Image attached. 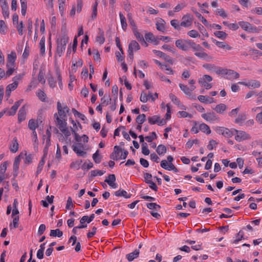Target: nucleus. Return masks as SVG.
Returning <instances> with one entry per match:
<instances>
[{
    "mask_svg": "<svg viewBox=\"0 0 262 262\" xmlns=\"http://www.w3.org/2000/svg\"><path fill=\"white\" fill-rule=\"evenodd\" d=\"M57 110V112L53 116L55 124L67 138L71 135V131L67 126V114L69 113L70 109L66 104L58 101Z\"/></svg>",
    "mask_w": 262,
    "mask_h": 262,
    "instance_id": "obj_1",
    "label": "nucleus"
},
{
    "mask_svg": "<svg viewBox=\"0 0 262 262\" xmlns=\"http://www.w3.org/2000/svg\"><path fill=\"white\" fill-rule=\"evenodd\" d=\"M68 41L69 37L66 33L62 34L61 37L57 39L56 52L59 56L64 52Z\"/></svg>",
    "mask_w": 262,
    "mask_h": 262,
    "instance_id": "obj_2",
    "label": "nucleus"
},
{
    "mask_svg": "<svg viewBox=\"0 0 262 262\" xmlns=\"http://www.w3.org/2000/svg\"><path fill=\"white\" fill-rule=\"evenodd\" d=\"M216 74L221 75L228 80L236 79L239 77V73L234 70L222 68L216 71Z\"/></svg>",
    "mask_w": 262,
    "mask_h": 262,
    "instance_id": "obj_3",
    "label": "nucleus"
},
{
    "mask_svg": "<svg viewBox=\"0 0 262 262\" xmlns=\"http://www.w3.org/2000/svg\"><path fill=\"white\" fill-rule=\"evenodd\" d=\"M16 58V54L14 51H12L8 55L6 64L7 75H11L14 73L15 70V62Z\"/></svg>",
    "mask_w": 262,
    "mask_h": 262,
    "instance_id": "obj_4",
    "label": "nucleus"
},
{
    "mask_svg": "<svg viewBox=\"0 0 262 262\" xmlns=\"http://www.w3.org/2000/svg\"><path fill=\"white\" fill-rule=\"evenodd\" d=\"M238 25L242 29L249 33H259L261 31L262 28L256 27L247 21H239Z\"/></svg>",
    "mask_w": 262,
    "mask_h": 262,
    "instance_id": "obj_5",
    "label": "nucleus"
},
{
    "mask_svg": "<svg viewBox=\"0 0 262 262\" xmlns=\"http://www.w3.org/2000/svg\"><path fill=\"white\" fill-rule=\"evenodd\" d=\"M167 161L162 160L160 165L162 168L167 170H173L174 172H178V169L173 164V158L171 156L167 157Z\"/></svg>",
    "mask_w": 262,
    "mask_h": 262,
    "instance_id": "obj_6",
    "label": "nucleus"
},
{
    "mask_svg": "<svg viewBox=\"0 0 262 262\" xmlns=\"http://www.w3.org/2000/svg\"><path fill=\"white\" fill-rule=\"evenodd\" d=\"M190 39H179L176 40V46L183 51L187 52L190 50V46L191 42Z\"/></svg>",
    "mask_w": 262,
    "mask_h": 262,
    "instance_id": "obj_7",
    "label": "nucleus"
},
{
    "mask_svg": "<svg viewBox=\"0 0 262 262\" xmlns=\"http://www.w3.org/2000/svg\"><path fill=\"white\" fill-rule=\"evenodd\" d=\"M140 49V45L136 41H131L128 45L127 60L132 61L134 59V51H137Z\"/></svg>",
    "mask_w": 262,
    "mask_h": 262,
    "instance_id": "obj_8",
    "label": "nucleus"
},
{
    "mask_svg": "<svg viewBox=\"0 0 262 262\" xmlns=\"http://www.w3.org/2000/svg\"><path fill=\"white\" fill-rule=\"evenodd\" d=\"M212 77L209 75H204L202 77L200 78L198 82L202 87L205 88L206 90L210 89L212 85L211 83L207 82H211L212 80Z\"/></svg>",
    "mask_w": 262,
    "mask_h": 262,
    "instance_id": "obj_9",
    "label": "nucleus"
},
{
    "mask_svg": "<svg viewBox=\"0 0 262 262\" xmlns=\"http://www.w3.org/2000/svg\"><path fill=\"white\" fill-rule=\"evenodd\" d=\"M234 135L235 134L234 138L237 142H241L251 139L250 135L245 131L238 130L236 129H234Z\"/></svg>",
    "mask_w": 262,
    "mask_h": 262,
    "instance_id": "obj_10",
    "label": "nucleus"
},
{
    "mask_svg": "<svg viewBox=\"0 0 262 262\" xmlns=\"http://www.w3.org/2000/svg\"><path fill=\"white\" fill-rule=\"evenodd\" d=\"M24 74H19L15 76H14L12 78L13 83L8 84L6 89L8 91H14L18 86V81L20 80L22 78L24 77Z\"/></svg>",
    "mask_w": 262,
    "mask_h": 262,
    "instance_id": "obj_11",
    "label": "nucleus"
},
{
    "mask_svg": "<svg viewBox=\"0 0 262 262\" xmlns=\"http://www.w3.org/2000/svg\"><path fill=\"white\" fill-rule=\"evenodd\" d=\"M201 117L207 122H214L220 121V118L214 112H209L203 113L201 115Z\"/></svg>",
    "mask_w": 262,
    "mask_h": 262,
    "instance_id": "obj_12",
    "label": "nucleus"
},
{
    "mask_svg": "<svg viewBox=\"0 0 262 262\" xmlns=\"http://www.w3.org/2000/svg\"><path fill=\"white\" fill-rule=\"evenodd\" d=\"M148 123L151 125L157 124L158 125L162 126L166 124V122L163 119H161L158 115H154L148 118Z\"/></svg>",
    "mask_w": 262,
    "mask_h": 262,
    "instance_id": "obj_13",
    "label": "nucleus"
},
{
    "mask_svg": "<svg viewBox=\"0 0 262 262\" xmlns=\"http://www.w3.org/2000/svg\"><path fill=\"white\" fill-rule=\"evenodd\" d=\"M182 20L180 23V26L187 28L191 26L192 24L193 17L190 14H186L184 15L182 18Z\"/></svg>",
    "mask_w": 262,
    "mask_h": 262,
    "instance_id": "obj_14",
    "label": "nucleus"
},
{
    "mask_svg": "<svg viewBox=\"0 0 262 262\" xmlns=\"http://www.w3.org/2000/svg\"><path fill=\"white\" fill-rule=\"evenodd\" d=\"M217 133L222 135L226 138L231 137L234 135V129L230 130L225 127H219L216 130Z\"/></svg>",
    "mask_w": 262,
    "mask_h": 262,
    "instance_id": "obj_15",
    "label": "nucleus"
},
{
    "mask_svg": "<svg viewBox=\"0 0 262 262\" xmlns=\"http://www.w3.org/2000/svg\"><path fill=\"white\" fill-rule=\"evenodd\" d=\"M238 84L245 85L247 86L248 88H253V89H257L259 88L260 85L261 83L260 82L257 80H249L248 82H238Z\"/></svg>",
    "mask_w": 262,
    "mask_h": 262,
    "instance_id": "obj_16",
    "label": "nucleus"
},
{
    "mask_svg": "<svg viewBox=\"0 0 262 262\" xmlns=\"http://www.w3.org/2000/svg\"><path fill=\"white\" fill-rule=\"evenodd\" d=\"M179 87L181 90L182 91L185 95L189 97L191 95L192 92L194 91L196 88L195 86L194 85H191L190 88H189L187 85L182 83L179 84Z\"/></svg>",
    "mask_w": 262,
    "mask_h": 262,
    "instance_id": "obj_17",
    "label": "nucleus"
},
{
    "mask_svg": "<svg viewBox=\"0 0 262 262\" xmlns=\"http://www.w3.org/2000/svg\"><path fill=\"white\" fill-rule=\"evenodd\" d=\"M116 176L114 174H111L108 176V178L105 180L108 185L113 189H116L118 187L117 184L115 182Z\"/></svg>",
    "mask_w": 262,
    "mask_h": 262,
    "instance_id": "obj_18",
    "label": "nucleus"
},
{
    "mask_svg": "<svg viewBox=\"0 0 262 262\" xmlns=\"http://www.w3.org/2000/svg\"><path fill=\"white\" fill-rule=\"evenodd\" d=\"M122 149L119 146H115L114 148V151L110 155V158L116 161L119 160L120 154L122 152Z\"/></svg>",
    "mask_w": 262,
    "mask_h": 262,
    "instance_id": "obj_19",
    "label": "nucleus"
},
{
    "mask_svg": "<svg viewBox=\"0 0 262 262\" xmlns=\"http://www.w3.org/2000/svg\"><path fill=\"white\" fill-rule=\"evenodd\" d=\"M194 55L198 58L204 59L207 61H210L213 59V57L209 55L203 51L201 52H196L194 53Z\"/></svg>",
    "mask_w": 262,
    "mask_h": 262,
    "instance_id": "obj_20",
    "label": "nucleus"
},
{
    "mask_svg": "<svg viewBox=\"0 0 262 262\" xmlns=\"http://www.w3.org/2000/svg\"><path fill=\"white\" fill-rule=\"evenodd\" d=\"M72 148L78 156L84 157L86 155V152L82 150V147L79 144H73Z\"/></svg>",
    "mask_w": 262,
    "mask_h": 262,
    "instance_id": "obj_21",
    "label": "nucleus"
},
{
    "mask_svg": "<svg viewBox=\"0 0 262 262\" xmlns=\"http://www.w3.org/2000/svg\"><path fill=\"white\" fill-rule=\"evenodd\" d=\"M23 100L21 99L17 101H16L14 105L11 107L10 110L8 112V115L9 116H13L15 114L16 111L23 102Z\"/></svg>",
    "mask_w": 262,
    "mask_h": 262,
    "instance_id": "obj_22",
    "label": "nucleus"
},
{
    "mask_svg": "<svg viewBox=\"0 0 262 262\" xmlns=\"http://www.w3.org/2000/svg\"><path fill=\"white\" fill-rule=\"evenodd\" d=\"M165 24V21L163 19H159L156 23V29L159 31L164 32L166 31Z\"/></svg>",
    "mask_w": 262,
    "mask_h": 262,
    "instance_id": "obj_23",
    "label": "nucleus"
},
{
    "mask_svg": "<svg viewBox=\"0 0 262 262\" xmlns=\"http://www.w3.org/2000/svg\"><path fill=\"white\" fill-rule=\"evenodd\" d=\"M203 67L209 72H214L216 73V71L221 69V67H218L212 63H205L203 65Z\"/></svg>",
    "mask_w": 262,
    "mask_h": 262,
    "instance_id": "obj_24",
    "label": "nucleus"
},
{
    "mask_svg": "<svg viewBox=\"0 0 262 262\" xmlns=\"http://www.w3.org/2000/svg\"><path fill=\"white\" fill-rule=\"evenodd\" d=\"M198 100L203 103H212L214 102V98L205 95H199L198 97Z\"/></svg>",
    "mask_w": 262,
    "mask_h": 262,
    "instance_id": "obj_25",
    "label": "nucleus"
},
{
    "mask_svg": "<svg viewBox=\"0 0 262 262\" xmlns=\"http://www.w3.org/2000/svg\"><path fill=\"white\" fill-rule=\"evenodd\" d=\"M20 161V160L19 156L15 157L13 167V176L15 178L16 177L18 174V170L19 169Z\"/></svg>",
    "mask_w": 262,
    "mask_h": 262,
    "instance_id": "obj_26",
    "label": "nucleus"
},
{
    "mask_svg": "<svg viewBox=\"0 0 262 262\" xmlns=\"http://www.w3.org/2000/svg\"><path fill=\"white\" fill-rule=\"evenodd\" d=\"M18 149V143L17 139L16 137H14L11 141V143L10 145V150L13 152L15 153Z\"/></svg>",
    "mask_w": 262,
    "mask_h": 262,
    "instance_id": "obj_27",
    "label": "nucleus"
},
{
    "mask_svg": "<svg viewBox=\"0 0 262 262\" xmlns=\"http://www.w3.org/2000/svg\"><path fill=\"white\" fill-rule=\"evenodd\" d=\"M139 253H140L139 250L136 249L134 252H131L129 254H127L126 255V257L129 261H132L134 259L137 258L139 256Z\"/></svg>",
    "mask_w": 262,
    "mask_h": 262,
    "instance_id": "obj_28",
    "label": "nucleus"
},
{
    "mask_svg": "<svg viewBox=\"0 0 262 262\" xmlns=\"http://www.w3.org/2000/svg\"><path fill=\"white\" fill-rule=\"evenodd\" d=\"M94 218L95 214L93 213L91 214L90 216H88V215H84L82 216L80 220V223L82 224L86 222L88 224H89L94 220Z\"/></svg>",
    "mask_w": 262,
    "mask_h": 262,
    "instance_id": "obj_29",
    "label": "nucleus"
},
{
    "mask_svg": "<svg viewBox=\"0 0 262 262\" xmlns=\"http://www.w3.org/2000/svg\"><path fill=\"white\" fill-rule=\"evenodd\" d=\"M227 106L223 103H220L215 106L213 110L219 114H223L227 109Z\"/></svg>",
    "mask_w": 262,
    "mask_h": 262,
    "instance_id": "obj_30",
    "label": "nucleus"
},
{
    "mask_svg": "<svg viewBox=\"0 0 262 262\" xmlns=\"http://www.w3.org/2000/svg\"><path fill=\"white\" fill-rule=\"evenodd\" d=\"M199 129L207 135L210 134L211 132L209 126L204 123H202L199 125Z\"/></svg>",
    "mask_w": 262,
    "mask_h": 262,
    "instance_id": "obj_31",
    "label": "nucleus"
},
{
    "mask_svg": "<svg viewBox=\"0 0 262 262\" xmlns=\"http://www.w3.org/2000/svg\"><path fill=\"white\" fill-rule=\"evenodd\" d=\"M115 194L117 196H123L124 198L128 199L130 198L131 194H128L125 190L119 189L115 192Z\"/></svg>",
    "mask_w": 262,
    "mask_h": 262,
    "instance_id": "obj_32",
    "label": "nucleus"
},
{
    "mask_svg": "<svg viewBox=\"0 0 262 262\" xmlns=\"http://www.w3.org/2000/svg\"><path fill=\"white\" fill-rule=\"evenodd\" d=\"M19 216L17 215L14 216L12 222L10 224L9 227L10 230H12L14 228H16L18 227L19 225Z\"/></svg>",
    "mask_w": 262,
    "mask_h": 262,
    "instance_id": "obj_33",
    "label": "nucleus"
},
{
    "mask_svg": "<svg viewBox=\"0 0 262 262\" xmlns=\"http://www.w3.org/2000/svg\"><path fill=\"white\" fill-rule=\"evenodd\" d=\"M96 40L97 42H98L100 45H102L104 42V41H105L104 34L102 31L100 30V32H99L98 35L96 37Z\"/></svg>",
    "mask_w": 262,
    "mask_h": 262,
    "instance_id": "obj_34",
    "label": "nucleus"
},
{
    "mask_svg": "<svg viewBox=\"0 0 262 262\" xmlns=\"http://www.w3.org/2000/svg\"><path fill=\"white\" fill-rule=\"evenodd\" d=\"M215 45L220 48L225 49L227 50H231L232 47L225 42L216 41Z\"/></svg>",
    "mask_w": 262,
    "mask_h": 262,
    "instance_id": "obj_35",
    "label": "nucleus"
},
{
    "mask_svg": "<svg viewBox=\"0 0 262 262\" xmlns=\"http://www.w3.org/2000/svg\"><path fill=\"white\" fill-rule=\"evenodd\" d=\"M36 95L39 99L42 102H46L47 100V95L42 90H39L36 92Z\"/></svg>",
    "mask_w": 262,
    "mask_h": 262,
    "instance_id": "obj_36",
    "label": "nucleus"
},
{
    "mask_svg": "<svg viewBox=\"0 0 262 262\" xmlns=\"http://www.w3.org/2000/svg\"><path fill=\"white\" fill-rule=\"evenodd\" d=\"M134 34L138 41L143 42L145 45L146 47L147 46V44L145 42L143 36L140 34L137 29L134 30Z\"/></svg>",
    "mask_w": 262,
    "mask_h": 262,
    "instance_id": "obj_37",
    "label": "nucleus"
},
{
    "mask_svg": "<svg viewBox=\"0 0 262 262\" xmlns=\"http://www.w3.org/2000/svg\"><path fill=\"white\" fill-rule=\"evenodd\" d=\"M190 49H192L194 51L201 52L204 51V49L199 44L195 43L193 40H191L190 46Z\"/></svg>",
    "mask_w": 262,
    "mask_h": 262,
    "instance_id": "obj_38",
    "label": "nucleus"
},
{
    "mask_svg": "<svg viewBox=\"0 0 262 262\" xmlns=\"http://www.w3.org/2000/svg\"><path fill=\"white\" fill-rule=\"evenodd\" d=\"M67 0H58L59 10L61 15L63 14Z\"/></svg>",
    "mask_w": 262,
    "mask_h": 262,
    "instance_id": "obj_39",
    "label": "nucleus"
},
{
    "mask_svg": "<svg viewBox=\"0 0 262 262\" xmlns=\"http://www.w3.org/2000/svg\"><path fill=\"white\" fill-rule=\"evenodd\" d=\"M26 113L25 110L23 108H21L18 114V121L19 122L25 120L26 118Z\"/></svg>",
    "mask_w": 262,
    "mask_h": 262,
    "instance_id": "obj_40",
    "label": "nucleus"
},
{
    "mask_svg": "<svg viewBox=\"0 0 262 262\" xmlns=\"http://www.w3.org/2000/svg\"><path fill=\"white\" fill-rule=\"evenodd\" d=\"M119 17L120 19L122 28L123 30H125L127 26L125 17L123 15V14L121 12L119 13Z\"/></svg>",
    "mask_w": 262,
    "mask_h": 262,
    "instance_id": "obj_41",
    "label": "nucleus"
},
{
    "mask_svg": "<svg viewBox=\"0 0 262 262\" xmlns=\"http://www.w3.org/2000/svg\"><path fill=\"white\" fill-rule=\"evenodd\" d=\"M21 3V12L23 16H25L27 9V0H20Z\"/></svg>",
    "mask_w": 262,
    "mask_h": 262,
    "instance_id": "obj_42",
    "label": "nucleus"
},
{
    "mask_svg": "<svg viewBox=\"0 0 262 262\" xmlns=\"http://www.w3.org/2000/svg\"><path fill=\"white\" fill-rule=\"evenodd\" d=\"M166 146L163 144L158 145L156 149V151L160 156L163 155L166 152Z\"/></svg>",
    "mask_w": 262,
    "mask_h": 262,
    "instance_id": "obj_43",
    "label": "nucleus"
},
{
    "mask_svg": "<svg viewBox=\"0 0 262 262\" xmlns=\"http://www.w3.org/2000/svg\"><path fill=\"white\" fill-rule=\"evenodd\" d=\"M112 99L110 96H104L101 99V104L103 106L107 105L111 101Z\"/></svg>",
    "mask_w": 262,
    "mask_h": 262,
    "instance_id": "obj_44",
    "label": "nucleus"
},
{
    "mask_svg": "<svg viewBox=\"0 0 262 262\" xmlns=\"http://www.w3.org/2000/svg\"><path fill=\"white\" fill-rule=\"evenodd\" d=\"M62 235L63 232L61 231H60L59 229H57L55 230H51L50 234V235L51 236H57L58 237L62 236Z\"/></svg>",
    "mask_w": 262,
    "mask_h": 262,
    "instance_id": "obj_45",
    "label": "nucleus"
},
{
    "mask_svg": "<svg viewBox=\"0 0 262 262\" xmlns=\"http://www.w3.org/2000/svg\"><path fill=\"white\" fill-rule=\"evenodd\" d=\"M146 207L150 210H159L161 208V206L155 203H148L146 205Z\"/></svg>",
    "mask_w": 262,
    "mask_h": 262,
    "instance_id": "obj_46",
    "label": "nucleus"
},
{
    "mask_svg": "<svg viewBox=\"0 0 262 262\" xmlns=\"http://www.w3.org/2000/svg\"><path fill=\"white\" fill-rule=\"evenodd\" d=\"M98 3L97 1H95V4L92 7V19H96L97 15V6Z\"/></svg>",
    "mask_w": 262,
    "mask_h": 262,
    "instance_id": "obj_47",
    "label": "nucleus"
},
{
    "mask_svg": "<svg viewBox=\"0 0 262 262\" xmlns=\"http://www.w3.org/2000/svg\"><path fill=\"white\" fill-rule=\"evenodd\" d=\"M214 35L216 37L219 38H221V39H225L227 37V35H228L226 33H225L224 31H215L214 33Z\"/></svg>",
    "mask_w": 262,
    "mask_h": 262,
    "instance_id": "obj_48",
    "label": "nucleus"
},
{
    "mask_svg": "<svg viewBox=\"0 0 262 262\" xmlns=\"http://www.w3.org/2000/svg\"><path fill=\"white\" fill-rule=\"evenodd\" d=\"M146 120V116L145 114H142L139 115L136 118V121L138 124H142Z\"/></svg>",
    "mask_w": 262,
    "mask_h": 262,
    "instance_id": "obj_49",
    "label": "nucleus"
},
{
    "mask_svg": "<svg viewBox=\"0 0 262 262\" xmlns=\"http://www.w3.org/2000/svg\"><path fill=\"white\" fill-rule=\"evenodd\" d=\"M196 16L202 22V23L206 26H209L208 21L198 12H195Z\"/></svg>",
    "mask_w": 262,
    "mask_h": 262,
    "instance_id": "obj_50",
    "label": "nucleus"
},
{
    "mask_svg": "<svg viewBox=\"0 0 262 262\" xmlns=\"http://www.w3.org/2000/svg\"><path fill=\"white\" fill-rule=\"evenodd\" d=\"M15 26V27L18 32V34L20 35H22L24 33L23 32V29H24V24L23 22L21 21L19 23L16 24Z\"/></svg>",
    "mask_w": 262,
    "mask_h": 262,
    "instance_id": "obj_51",
    "label": "nucleus"
},
{
    "mask_svg": "<svg viewBox=\"0 0 262 262\" xmlns=\"http://www.w3.org/2000/svg\"><path fill=\"white\" fill-rule=\"evenodd\" d=\"M243 238H244V232L242 231H239V232L237 234L236 238L232 242V244H236L238 243V242Z\"/></svg>",
    "mask_w": 262,
    "mask_h": 262,
    "instance_id": "obj_52",
    "label": "nucleus"
},
{
    "mask_svg": "<svg viewBox=\"0 0 262 262\" xmlns=\"http://www.w3.org/2000/svg\"><path fill=\"white\" fill-rule=\"evenodd\" d=\"M37 127V125L36 123L35 120L30 119L28 123V127L33 130H35Z\"/></svg>",
    "mask_w": 262,
    "mask_h": 262,
    "instance_id": "obj_53",
    "label": "nucleus"
},
{
    "mask_svg": "<svg viewBox=\"0 0 262 262\" xmlns=\"http://www.w3.org/2000/svg\"><path fill=\"white\" fill-rule=\"evenodd\" d=\"M186 3L185 2L181 3L180 4H178L174 8V12H178L180 11L181 10L184 9L186 6Z\"/></svg>",
    "mask_w": 262,
    "mask_h": 262,
    "instance_id": "obj_54",
    "label": "nucleus"
},
{
    "mask_svg": "<svg viewBox=\"0 0 262 262\" xmlns=\"http://www.w3.org/2000/svg\"><path fill=\"white\" fill-rule=\"evenodd\" d=\"M142 152L143 155L146 156L148 155L150 153L146 143H143L142 144Z\"/></svg>",
    "mask_w": 262,
    "mask_h": 262,
    "instance_id": "obj_55",
    "label": "nucleus"
},
{
    "mask_svg": "<svg viewBox=\"0 0 262 262\" xmlns=\"http://www.w3.org/2000/svg\"><path fill=\"white\" fill-rule=\"evenodd\" d=\"M93 159L94 162L97 164H99L101 162V158L99 155V150H97L95 153L93 155Z\"/></svg>",
    "mask_w": 262,
    "mask_h": 262,
    "instance_id": "obj_56",
    "label": "nucleus"
},
{
    "mask_svg": "<svg viewBox=\"0 0 262 262\" xmlns=\"http://www.w3.org/2000/svg\"><path fill=\"white\" fill-rule=\"evenodd\" d=\"M75 207V205L73 203L72 199L71 196L68 197L66 208L67 209H73Z\"/></svg>",
    "mask_w": 262,
    "mask_h": 262,
    "instance_id": "obj_57",
    "label": "nucleus"
},
{
    "mask_svg": "<svg viewBox=\"0 0 262 262\" xmlns=\"http://www.w3.org/2000/svg\"><path fill=\"white\" fill-rule=\"evenodd\" d=\"M105 171H103V170H92L90 172L91 173V177H96L97 176H102L104 173H105Z\"/></svg>",
    "mask_w": 262,
    "mask_h": 262,
    "instance_id": "obj_58",
    "label": "nucleus"
},
{
    "mask_svg": "<svg viewBox=\"0 0 262 262\" xmlns=\"http://www.w3.org/2000/svg\"><path fill=\"white\" fill-rule=\"evenodd\" d=\"M39 46H40V53L41 54H43L45 53V39L43 38H42L41 40H40L39 42Z\"/></svg>",
    "mask_w": 262,
    "mask_h": 262,
    "instance_id": "obj_59",
    "label": "nucleus"
},
{
    "mask_svg": "<svg viewBox=\"0 0 262 262\" xmlns=\"http://www.w3.org/2000/svg\"><path fill=\"white\" fill-rule=\"evenodd\" d=\"M187 35L192 38H197L200 36V34L195 30H191L188 31Z\"/></svg>",
    "mask_w": 262,
    "mask_h": 262,
    "instance_id": "obj_60",
    "label": "nucleus"
},
{
    "mask_svg": "<svg viewBox=\"0 0 262 262\" xmlns=\"http://www.w3.org/2000/svg\"><path fill=\"white\" fill-rule=\"evenodd\" d=\"M45 163V161L43 159H42L40 161L37 167L36 174H39L42 170L43 165Z\"/></svg>",
    "mask_w": 262,
    "mask_h": 262,
    "instance_id": "obj_61",
    "label": "nucleus"
},
{
    "mask_svg": "<svg viewBox=\"0 0 262 262\" xmlns=\"http://www.w3.org/2000/svg\"><path fill=\"white\" fill-rule=\"evenodd\" d=\"M93 167V164L91 161H89L88 163L84 162L81 166V168L83 170H89Z\"/></svg>",
    "mask_w": 262,
    "mask_h": 262,
    "instance_id": "obj_62",
    "label": "nucleus"
},
{
    "mask_svg": "<svg viewBox=\"0 0 262 262\" xmlns=\"http://www.w3.org/2000/svg\"><path fill=\"white\" fill-rule=\"evenodd\" d=\"M8 162L5 161L1 164L0 166V174L4 175L5 173L7 168Z\"/></svg>",
    "mask_w": 262,
    "mask_h": 262,
    "instance_id": "obj_63",
    "label": "nucleus"
},
{
    "mask_svg": "<svg viewBox=\"0 0 262 262\" xmlns=\"http://www.w3.org/2000/svg\"><path fill=\"white\" fill-rule=\"evenodd\" d=\"M156 37L151 32H148L145 35V38L146 41L151 42Z\"/></svg>",
    "mask_w": 262,
    "mask_h": 262,
    "instance_id": "obj_64",
    "label": "nucleus"
}]
</instances>
